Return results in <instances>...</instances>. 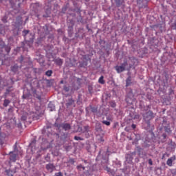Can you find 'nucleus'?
<instances>
[{
    "instance_id": "1a4fd4ad",
    "label": "nucleus",
    "mask_w": 176,
    "mask_h": 176,
    "mask_svg": "<svg viewBox=\"0 0 176 176\" xmlns=\"http://www.w3.org/2000/svg\"><path fill=\"white\" fill-rule=\"evenodd\" d=\"M48 108L51 112H53V111H56V106L52 102H50L48 104Z\"/></svg>"
},
{
    "instance_id": "20e7f679",
    "label": "nucleus",
    "mask_w": 176,
    "mask_h": 176,
    "mask_svg": "<svg viewBox=\"0 0 176 176\" xmlns=\"http://www.w3.org/2000/svg\"><path fill=\"white\" fill-rule=\"evenodd\" d=\"M45 168L47 170V171H50V173H53L54 170H56V166L52 163H50L46 165Z\"/></svg>"
},
{
    "instance_id": "393cba45",
    "label": "nucleus",
    "mask_w": 176,
    "mask_h": 176,
    "mask_svg": "<svg viewBox=\"0 0 176 176\" xmlns=\"http://www.w3.org/2000/svg\"><path fill=\"white\" fill-rule=\"evenodd\" d=\"M30 32V30H23V34H24V36L27 35Z\"/></svg>"
},
{
    "instance_id": "f03ea898",
    "label": "nucleus",
    "mask_w": 176,
    "mask_h": 176,
    "mask_svg": "<svg viewBox=\"0 0 176 176\" xmlns=\"http://www.w3.org/2000/svg\"><path fill=\"white\" fill-rule=\"evenodd\" d=\"M153 118H155V113H153L151 110L143 115V118L144 120L147 121L148 126H151L150 120H152Z\"/></svg>"
},
{
    "instance_id": "b1692460",
    "label": "nucleus",
    "mask_w": 176,
    "mask_h": 176,
    "mask_svg": "<svg viewBox=\"0 0 176 176\" xmlns=\"http://www.w3.org/2000/svg\"><path fill=\"white\" fill-rule=\"evenodd\" d=\"M54 176H63V173L58 172V173H56Z\"/></svg>"
},
{
    "instance_id": "a211bd4d",
    "label": "nucleus",
    "mask_w": 176,
    "mask_h": 176,
    "mask_svg": "<svg viewBox=\"0 0 176 176\" xmlns=\"http://www.w3.org/2000/svg\"><path fill=\"white\" fill-rule=\"evenodd\" d=\"M83 131H82V133H89V126H83Z\"/></svg>"
},
{
    "instance_id": "0eeeda50",
    "label": "nucleus",
    "mask_w": 176,
    "mask_h": 176,
    "mask_svg": "<svg viewBox=\"0 0 176 176\" xmlns=\"http://www.w3.org/2000/svg\"><path fill=\"white\" fill-rule=\"evenodd\" d=\"M142 3H143V5L140 6V8H146L148 1L146 0H138V5H141Z\"/></svg>"
},
{
    "instance_id": "a878e982",
    "label": "nucleus",
    "mask_w": 176,
    "mask_h": 176,
    "mask_svg": "<svg viewBox=\"0 0 176 176\" xmlns=\"http://www.w3.org/2000/svg\"><path fill=\"white\" fill-rule=\"evenodd\" d=\"M7 19L8 18H6V16H4V17H3V19H2V21H3V23H7Z\"/></svg>"
},
{
    "instance_id": "473e14b6",
    "label": "nucleus",
    "mask_w": 176,
    "mask_h": 176,
    "mask_svg": "<svg viewBox=\"0 0 176 176\" xmlns=\"http://www.w3.org/2000/svg\"><path fill=\"white\" fill-rule=\"evenodd\" d=\"M82 162H84V163L85 164H87V160H82Z\"/></svg>"
},
{
    "instance_id": "6ab92c4d",
    "label": "nucleus",
    "mask_w": 176,
    "mask_h": 176,
    "mask_svg": "<svg viewBox=\"0 0 176 176\" xmlns=\"http://www.w3.org/2000/svg\"><path fill=\"white\" fill-rule=\"evenodd\" d=\"M17 68H19L17 65H14L11 67V70L12 71V72H17Z\"/></svg>"
},
{
    "instance_id": "ddd939ff",
    "label": "nucleus",
    "mask_w": 176,
    "mask_h": 176,
    "mask_svg": "<svg viewBox=\"0 0 176 176\" xmlns=\"http://www.w3.org/2000/svg\"><path fill=\"white\" fill-rule=\"evenodd\" d=\"M77 170L79 171H85L86 170V167L83 166L82 164H79L76 166Z\"/></svg>"
},
{
    "instance_id": "e433bc0d",
    "label": "nucleus",
    "mask_w": 176,
    "mask_h": 176,
    "mask_svg": "<svg viewBox=\"0 0 176 176\" xmlns=\"http://www.w3.org/2000/svg\"><path fill=\"white\" fill-rule=\"evenodd\" d=\"M63 83H64V81H63V80H61V81H60V84L63 85Z\"/></svg>"
},
{
    "instance_id": "9d476101",
    "label": "nucleus",
    "mask_w": 176,
    "mask_h": 176,
    "mask_svg": "<svg viewBox=\"0 0 176 176\" xmlns=\"http://www.w3.org/2000/svg\"><path fill=\"white\" fill-rule=\"evenodd\" d=\"M16 157H17V155L10 153V162H16Z\"/></svg>"
},
{
    "instance_id": "423d86ee",
    "label": "nucleus",
    "mask_w": 176,
    "mask_h": 176,
    "mask_svg": "<svg viewBox=\"0 0 176 176\" xmlns=\"http://www.w3.org/2000/svg\"><path fill=\"white\" fill-rule=\"evenodd\" d=\"M60 127H61V129H63V130H65V131H68L71 130V124H69L68 123L61 124Z\"/></svg>"
},
{
    "instance_id": "412c9836",
    "label": "nucleus",
    "mask_w": 176,
    "mask_h": 176,
    "mask_svg": "<svg viewBox=\"0 0 176 176\" xmlns=\"http://www.w3.org/2000/svg\"><path fill=\"white\" fill-rule=\"evenodd\" d=\"M52 74H53V71L52 70H47L46 72H45V75L47 76H50L52 75Z\"/></svg>"
},
{
    "instance_id": "7ed1b4c3",
    "label": "nucleus",
    "mask_w": 176,
    "mask_h": 176,
    "mask_svg": "<svg viewBox=\"0 0 176 176\" xmlns=\"http://www.w3.org/2000/svg\"><path fill=\"white\" fill-rule=\"evenodd\" d=\"M111 122H112V116H106V120L103 118L102 123L106 126H111Z\"/></svg>"
},
{
    "instance_id": "f8f14e48",
    "label": "nucleus",
    "mask_w": 176,
    "mask_h": 176,
    "mask_svg": "<svg viewBox=\"0 0 176 176\" xmlns=\"http://www.w3.org/2000/svg\"><path fill=\"white\" fill-rule=\"evenodd\" d=\"M54 61L57 65H63V59L58 58Z\"/></svg>"
},
{
    "instance_id": "c9c22d12",
    "label": "nucleus",
    "mask_w": 176,
    "mask_h": 176,
    "mask_svg": "<svg viewBox=\"0 0 176 176\" xmlns=\"http://www.w3.org/2000/svg\"><path fill=\"white\" fill-rule=\"evenodd\" d=\"M148 109H151V105L147 106Z\"/></svg>"
},
{
    "instance_id": "aec40b11",
    "label": "nucleus",
    "mask_w": 176,
    "mask_h": 176,
    "mask_svg": "<svg viewBox=\"0 0 176 176\" xmlns=\"http://www.w3.org/2000/svg\"><path fill=\"white\" fill-rule=\"evenodd\" d=\"M74 140L76 141H83V138L79 136H74Z\"/></svg>"
},
{
    "instance_id": "4c0bfd02",
    "label": "nucleus",
    "mask_w": 176,
    "mask_h": 176,
    "mask_svg": "<svg viewBox=\"0 0 176 176\" xmlns=\"http://www.w3.org/2000/svg\"><path fill=\"white\" fill-rule=\"evenodd\" d=\"M135 118H140V116H135Z\"/></svg>"
},
{
    "instance_id": "9b49d317",
    "label": "nucleus",
    "mask_w": 176,
    "mask_h": 176,
    "mask_svg": "<svg viewBox=\"0 0 176 176\" xmlns=\"http://www.w3.org/2000/svg\"><path fill=\"white\" fill-rule=\"evenodd\" d=\"M131 76H129L127 78H126V87H129V86H131Z\"/></svg>"
},
{
    "instance_id": "2eb2a0df",
    "label": "nucleus",
    "mask_w": 176,
    "mask_h": 176,
    "mask_svg": "<svg viewBox=\"0 0 176 176\" xmlns=\"http://www.w3.org/2000/svg\"><path fill=\"white\" fill-rule=\"evenodd\" d=\"M99 83H100V85H104L105 83V80H104V76H102L100 77L99 80H98Z\"/></svg>"
},
{
    "instance_id": "f257e3e1",
    "label": "nucleus",
    "mask_w": 176,
    "mask_h": 176,
    "mask_svg": "<svg viewBox=\"0 0 176 176\" xmlns=\"http://www.w3.org/2000/svg\"><path fill=\"white\" fill-rule=\"evenodd\" d=\"M10 52V46L6 45L3 41H1L0 43V54H9Z\"/></svg>"
},
{
    "instance_id": "2f4dec72",
    "label": "nucleus",
    "mask_w": 176,
    "mask_h": 176,
    "mask_svg": "<svg viewBox=\"0 0 176 176\" xmlns=\"http://www.w3.org/2000/svg\"><path fill=\"white\" fill-rule=\"evenodd\" d=\"M131 127H132V129H135V127H136V125L135 124H133L132 125H131Z\"/></svg>"
},
{
    "instance_id": "bb28decb",
    "label": "nucleus",
    "mask_w": 176,
    "mask_h": 176,
    "mask_svg": "<svg viewBox=\"0 0 176 176\" xmlns=\"http://www.w3.org/2000/svg\"><path fill=\"white\" fill-rule=\"evenodd\" d=\"M172 28H173V30H176V22L173 23Z\"/></svg>"
},
{
    "instance_id": "5701e85b",
    "label": "nucleus",
    "mask_w": 176,
    "mask_h": 176,
    "mask_svg": "<svg viewBox=\"0 0 176 176\" xmlns=\"http://www.w3.org/2000/svg\"><path fill=\"white\" fill-rule=\"evenodd\" d=\"M6 172L8 176H13V175L12 173H12V171H10V170H7Z\"/></svg>"
},
{
    "instance_id": "dca6fc26",
    "label": "nucleus",
    "mask_w": 176,
    "mask_h": 176,
    "mask_svg": "<svg viewBox=\"0 0 176 176\" xmlns=\"http://www.w3.org/2000/svg\"><path fill=\"white\" fill-rule=\"evenodd\" d=\"M10 104V100L8 99H5L3 102V107H8Z\"/></svg>"
},
{
    "instance_id": "c756f323",
    "label": "nucleus",
    "mask_w": 176,
    "mask_h": 176,
    "mask_svg": "<svg viewBox=\"0 0 176 176\" xmlns=\"http://www.w3.org/2000/svg\"><path fill=\"white\" fill-rule=\"evenodd\" d=\"M64 135V137H62V138H63L64 140H65V138H67V135H68V134H64L63 135Z\"/></svg>"
},
{
    "instance_id": "39448f33",
    "label": "nucleus",
    "mask_w": 176,
    "mask_h": 176,
    "mask_svg": "<svg viewBox=\"0 0 176 176\" xmlns=\"http://www.w3.org/2000/svg\"><path fill=\"white\" fill-rule=\"evenodd\" d=\"M175 160H176L175 155H173L172 157L168 158L166 161L167 166H168L169 167H173V162H175Z\"/></svg>"
},
{
    "instance_id": "4468645a",
    "label": "nucleus",
    "mask_w": 176,
    "mask_h": 176,
    "mask_svg": "<svg viewBox=\"0 0 176 176\" xmlns=\"http://www.w3.org/2000/svg\"><path fill=\"white\" fill-rule=\"evenodd\" d=\"M74 100L72 98H70L68 100V102L66 103L67 107H71V105H72V104H74Z\"/></svg>"
},
{
    "instance_id": "4be33fe9",
    "label": "nucleus",
    "mask_w": 176,
    "mask_h": 176,
    "mask_svg": "<svg viewBox=\"0 0 176 176\" xmlns=\"http://www.w3.org/2000/svg\"><path fill=\"white\" fill-rule=\"evenodd\" d=\"M128 65V63H127V61H124L122 65L121 66L124 67V68L126 69V67H127Z\"/></svg>"
},
{
    "instance_id": "cd10ccee",
    "label": "nucleus",
    "mask_w": 176,
    "mask_h": 176,
    "mask_svg": "<svg viewBox=\"0 0 176 176\" xmlns=\"http://www.w3.org/2000/svg\"><path fill=\"white\" fill-rule=\"evenodd\" d=\"M148 164H150V166H153V161H152L151 159L148 160Z\"/></svg>"
},
{
    "instance_id": "6e6552de",
    "label": "nucleus",
    "mask_w": 176,
    "mask_h": 176,
    "mask_svg": "<svg viewBox=\"0 0 176 176\" xmlns=\"http://www.w3.org/2000/svg\"><path fill=\"white\" fill-rule=\"evenodd\" d=\"M115 69L117 71L118 74H120V72H123V71H124L126 69L122 65H120V66H116Z\"/></svg>"
},
{
    "instance_id": "c85d7f7f",
    "label": "nucleus",
    "mask_w": 176,
    "mask_h": 176,
    "mask_svg": "<svg viewBox=\"0 0 176 176\" xmlns=\"http://www.w3.org/2000/svg\"><path fill=\"white\" fill-rule=\"evenodd\" d=\"M21 120H27V117H25V116H22V117H21Z\"/></svg>"
},
{
    "instance_id": "58836bf2",
    "label": "nucleus",
    "mask_w": 176,
    "mask_h": 176,
    "mask_svg": "<svg viewBox=\"0 0 176 176\" xmlns=\"http://www.w3.org/2000/svg\"><path fill=\"white\" fill-rule=\"evenodd\" d=\"M23 99H25V96L24 95L23 96Z\"/></svg>"
},
{
    "instance_id": "f3484780",
    "label": "nucleus",
    "mask_w": 176,
    "mask_h": 176,
    "mask_svg": "<svg viewBox=\"0 0 176 176\" xmlns=\"http://www.w3.org/2000/svg\"><path fill=\"white\" fill-rule=\"evenodd\" d=\"M91 111L93 112V113H97V107H94L92 106H90Z\"/></svg>"
},
{
    "instance_id": "72a5a7b5",
    "label": "nucleus",
    "mask_w": 176,
    "mask_h": 176,
    "mask_svg": "<svg viewBox=\"0 0 176 176\" xmlns=\"http://www.w3.org/2000/svg\"><path fill=\"white\" fill-rule=\"evenodd\" d=\"M100 142H104V138H102V137L100 138Z\"/></svg>"
},
{
    "instance_id": "f704fd0d",
    "label": "nucleus",
    "mask_w": 176,
    "mask_h": 176,
    "mask_svg": "<svg viewBox=\"0 0 176 176\" xmlns=\"http://www.w3.org/2000/svg\"><path fill=\"white\" fill-rule=\"evenodd\" d=\"M111 107H112L113 108H115V107H116V104L113 103V104L111 105Z\"/></svg>"
},
{
    "instance_id": "7c9ffc66",
    "label": "nucleus",
    "mask_w": 176,
    "mask_h": 176,
    "mask_svg": "<svg viewBox=\"0 0 176 176\" xmlns=\"http://www.w3.org/2000/svg\"><path fill=\"white\" fill-rule=\"evenodd\" d=\"M64 90H65V91H69V89L68 87H65L64 88Z\"/></svg>"
}]
</instances>
